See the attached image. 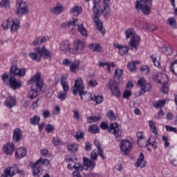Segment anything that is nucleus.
Returning <instances> with one entry per match:
<instances>
[{
	"label": "nucleus",
	"mask_w": 177,
	"mask_h": 177,
	"mask_svg": "<svg viewBox=\"0 0 177 177\" xmlns=\"http://www.w3.org/2000/svg\"><path fill=\"white\" fill-rule=\"evenodd\" d=\"M100 1L101 0H93V19L97 30H100V32H101L102 35H104L106 34V29L103 27V22L100 21L99 17H100L102 15H103L104 17H109L111 10L110 9V6H104L103 8H102Z\"/></svg>",
	"instance_id": "f257e3e1"
},
{
	"label": "nucleus",
	"mask_w": 177,
	"mask_h": 177,
	"mask_svg": "<svg viewBox=\"0 0 177 177\" xmlns=\"http://www.w3.org/2000/svg\"><path fill=\"white\" fill-rule=\"evenodd\" d=\"M28 85H32L31 90L28 92L29 99H35L38 96V93L44 86V82L41 80V73H36L34 76L28 82Z\"/></svg>",
	"instance_id": "f03ea898"
},
{
	"label": "nucleus",
	"mask_w": 177,
	"mask_h": 177,
	"mask_svg": "<svg viewBox=\"0 0 177 177\" xmlns=\"http://www.w3.org/2000/svg\"><path fill=\"white\" fill-rule=\"evenodd\" d=\"M85 46V43L81 40H77L74 42L73 48L72 50L70 49V43L68 41H62L60 44L59 48L60 50L66 53V52H71V53H73V55H77L78 53H81L82 50H84V47Z\"/></svg>",
	"instance_id": "7ed1b4c3"
},
{
	"label": "nucleus",
	"mask_w": 177,
	"mask_h": 177,
	"mask_svg": "<svg viewBox=\"0 0 177 177\" xmlns=\"http://www.w3.org/2000/svg\"><path fill=\"white\" fill-rule=\"evenodd\" d=\"M84 88L85 86L84 85V82H82V78L79 77L75 82L73 93V95H78L79 93L81 99L86 102L93 100V97H92V94L88 92H84Z\"/></svg>",
	"instance_id": "20e7f679"
},
{
	"label": "nucleus",
	"mask_w": 177,
	"mask_h": 177,
	"mask_svg": "<svg viewBox=\"0 0 177 177\" xmlns=\"http://www.w3.org/2000/svg\"><path fill=\"white\" fill-rule=\"evenodd\" d=\"M83 166L80 163L74 164L73 168L74 169H75V171L73 173V177H81V174L80 173L81 172V171H83V169H90L91 171L93 169V168H95V166L96 165V164L93 161L86 157L83 158Z\"/></svg>",
	"instance_id": "39448f33"
},
{
	"label": "nucleus",
	"mask_w": 177,
	"mask_h": 177,
	"mask_svg": "<svg viewBox=\"0 0 177 177\" xmlns=\"http://www.w3.org/2000/svg\"><path fill=\"white\" fill-rule=\"evenodd\" d=\"M126 39H130V45L133 50H138V46L140 42V37L136 34L135 29L129 28L124 31Z\"/></svg>",
	"instance_id": "423d86ee"
},
{
	"label": "nucleus",
	"mask_w": 177,
	"mask_h": 177,
	"mask_svg": "<svg viewBox=\"0 0 177 177\" xmlns=\"http://www.w3.org/2000/svg\"><path fill=\"white\" fill-rule=\"evenodd\" d=\"M153 3V0H138L135 3V9L137 12H142L143 15L148 16L151 12V8L149 5Z\"/></svg>",
	"instance_id": "0eeeda50"
},
{
	"label": "nucleus",
	"mask_w": 177,
	"mask_h": 177,
	"mask_svg": "<svg viewBox=\"0 0 177 177\" xmlns=\"http://www.w3.org/2000/svg\"><path fill=\"white\" fill-rule=\"evenodd\" d=\"M153 80L156 82L162 84L161 92L168 93L169 91L168 87V76L165 73H158L156 75L153 76Z\"/></svg>",
	"instance_id": "6e6552de"
},
{
	"label": "nucleus",
	"mask_w": 177,
	"mask_h": 177,
	"mask_svg": "<svg viewBox=\"0 0 177 177\" xmlns=\"http://www.w3.org/2000/svg\"><path fill=\"white\" fill-rule=\"evenodd\" d=\"M108 131L113 133L117 140H120V138L122 137V131L120 129V125L117 122L111 123Z\"/></svg>",
	"instance_id": "1a4fd4ad"
},
{
	"label": "nucleus",
	"mask_w": 177,
	"mask_h": 177,
	"mask_svg": "<svg viewBox=\"0 0 177 177\" xmlns=\"http://www.w3.org/2000/svg\"><path fill=\"white\" fill-rule=\"evenodd\" d=\"M17 5L18 6L17 9V15L18 16L28 15V5H27L26 1H23V0H17Z\"/></svg>",
	"instance_id": "9d476101"
},
{
	"label": "nucleus",
	"mask_w": 177,
	"mask_h": 177,
	"mask_svg": "<svg viewBox=\"0 0 177 177\" xmlns=\"http://www.w3.org/2000/svg\"><path fill=\"white\" fill-rule=\"evenodd\" d=\"M138 85L140 86L141 89L139 93V96H142L145 92H149L151 91V84L147 83L145 78L142 77L138 81Z\"/></svg>",
	"instance_id": "9b49d317"
},
{
	"label": "nucleus",
	"mask_w": 177,
	"mask_h": 177,
	"mask_svg": "<svg viewBox=\"0 0 177 177\" xmlns=\"http://www.w3.org/2000/svg\"><path fill=\"white\" fill-rule=\"evenodd\" d=\"M109 88L113 96L115 97H121V91H120V88H118V85L117 84V82L113 80H111L109 82Z\"/></svg>",
	"instance_id": "f8f14e48"
},
{
	"label": "nucleus",
	"mask_w": 177,
	"mask_h": 177,
	"mask_svg": "<svg viewBox=\"0 0 177 177\" xmlns=\"http://www.w3.org/2000/svg\"><path fill=\"white\" fill-rule=\"evenodd\" d=\"M35 52L40 54V57L44 59H52V53L45 46L34 48Z\"/></svg>",
	"instance_id": "ddd939ff"
},
{
	"label": "nucleus",
	"mask_w": 177,
	"mask_h": 177,
	"mask_svg": "<svg viewBox=\"0 0 177 177\" xmlns=\"http://www.w3.org/2000/svg\"><path fill=\"white\" fill-rule=\"evenodd\" d=\"M30 167L32 169V175L34 177H39L42 175V167L40 166L39 164L37 163V162H30L29 164Z\"/></svg>",
	"instance_id": "4468645a"
},
{
	"label": "nucleus",
	"mask_w": 177,
	"mask_h": 177,
	"mask_svg": "<svg viewBox=\"0 0 177 177\" xmlns=\"http://www.w3.org/2000/svg\"><path fill=\"white\" fill-rule=\"evenodd\" d=\"M120 150L123 151L124 154H128L131 149H132V146L131 145V142L129 140H122L120 141Z\"/></svg>",
	"instance_id": "2eb2a0df"
},
{
	"label": "nucleus",
	"mask_w": 177,
	"mask_h": 177,
	"mask_svg": "<svg viewBox=\"0 0 177 177\" xmlns=\"http://www.w3.org/2000/svg\"><path fill=\"white\" fill-rule=\"evenodd\" d=\"M26 73H27V68H19L16 66H11L10 73L14 75H17L18 77H24L26 75Z\"/></svg>",
	"instance_id": "dca6fc26"
},
{
	"label": "nucleus",
	"mask_w": 177,
	"mask_h": 177,
	"mask_svg": "<svg viewBox=\"0 0 177 177\" xmlns=\"http://www.w3.org/2000/svg\"><path fill=\"white\" fill-rule=\"evenodd\" d=\"M69 13L73 17H77L82 13V7L79 5H76L70 9Z\"/></svg>",
	"instance_id": "f3484780"
},
{
	"label": "nucleus",
	"mask_w": 177,
	"mask_h": 177,
	"mask_svg": "<svg viewBox=\"0 0 177 177\" xmlns=\"http://www.w3.org/2000/svg\"><path fill=\"white\" fill-rule=\"evenodd\" d=\"M17 102L16 101V98L13 96H8L6 97V101L4 102V105L8 109H12L16 106Z\"/></svg>",
	"instance_id": "a211bd4d"
},
{
	"label": "nucleus",
	"mask_w": 177,
	"mask_h": 177,
	"mask_svg": "<svg viewBox=\"0 0 177 177\" xmlns=\"http://www.w3.org/2000/svg\"><path fill=\"white\" fill-rule=\"evenodd\" d=\"M10 27L11 32H16L20 28V20L17 18L11 19Z\"/></svg>",
	"instance_id": "6ab92c4d"
},
{
	"label": "nucleus",
	"mask_w": 177,
	"mask_h": 177,
	"mask_svg": "<svg viewBox=\"0 0 177 177\" xmlns=\"http://www.w3.org/2000/svg\"><path fill=\"white\" fill-rule=\"evenodd\" d=\"M99 66L102 67L104 70H107L108 73H111L115 67L114 62H99Z\"/></svg>",
	"instance_id": "aec40b11"
},
{
	"label": "nucleus",
	"mask_w": 177,
	"mask_h": 177,
	"mask_svg": "<svg viewBox=\"0 0 177 177\" xmlns=\"http://www.w3.org/2000/svg\"><path fill=\"white\" fill-rule=\"evenodd\" d=\"M114 48H116V49H118L119 53L122 56L124 55H127V53L129 50V48H128L127 46H123L120 45L118 43L113 44Z\"/></svg>",
	"instance_id": "412c9836"
},
{
	"label": "nucleus",
	"mask_w": 177,
	"mask_h": 177,
	"mask_svg": "<svg viewBox=\"0 0 177 177\" xmlns=\"http://www.w3.org/2000/svg\"><path fill=\"white\" fill-rule=\"evenodd\" d=\"M71 26H78V19L73 18L71 21L61 24L62 28H70Z\"/></svg>",
	"instance_id": "4be33fe9"
},
{
	"label": "nucleus",
	"mask_w": 177,
	"mask_h": 177,
	"mask_svg": "<svg viewBox=\"0 0 177 177\" xmlns=\"http://www.w3.org/2000/svg\"><path fill=\"white\" fill-rule=\"evenodd\" d=\"M9 85L12 89L16 91L17 88H20V86H21V82L19 80H16L15 77H10L9 80Z\"/></svg>",
	"instance_id": "5701e85b"
},
{
	"label": "nucleus",
	"mask_w": 177,
	"mask_h": 177,
	"mask_svg": "<svg viewBox=\"0 0 177 177\" xmlns=\"http://www.w3.org/2000/svg\"><path fill=\"white\" fill-rule=\"evenodd\" d=\"M12 139L14 142H20L23 139V131L19 128L15 129L13 132Z\"/></svg>",
	"instance_id": "b1692460"
},
{
	"label": "nucleus",
	"mask_w": 177,
	"mask_h": 177,
	"mask_svg": "<svg viewBox=\"0 0 177 177\" xmlns=\"http://www.w3.org/2000/svg\"><path fill=\"white\" fill-rule=\"evenodd\" d=\"M26 155L27 149L24 147H19L15 150V157L19 160H21V158L26 157Z\"/></svg>",
	"instance_id": "393cba45"
},
{
	"label": "nucleus",
	"mask_w": 177,
	"mask_h": 177,
	"mask_svg": "<svg viewBox=\"0 0 177 177\" xmlns=\"http://www.w3.org/2000/svg\"><path fill=\"white\" fill-rule=\"evenodd\" d=\"M16 147L13 143H7L3 145V150L6 154L10 155L15 151Z\"/></svg>",
	"instance_id": "a878e982"
},
{
	"label": "nucleus",
	"mask_w": 177,
	"mask_h": 177,
	"mask_svg": "<svg viewBox=\"0 0 177 177\" xmlns=\"http://www.w3.org/2000/svg\"><path fill=\"white\" fill-rule=\"evenodd\" d=\"M64 10V7H63V4L59 3L55 7L50 8V12L51 13H54V15H60L62 12Z\"/></svg>",
	"instance_id": "bb28decb"
},
{
	"label": "nucleus",
	"mask_w": 177,
	"mask_h": 177,
	"mask_svg": "<svg viewBox=\"0 0 177 177\" xmlns=\"http://www.w3.org/2000/svg\"><path fill=\"white\" fill-rule=\"evenodd\" d=\"M136 167L140 168H145L146 167V160H145V155L142 153H140L138 158L136 162Z\"/></svg>",
	"instance_id": "cd10ccee"
},
{
	"label": "nucleus",
	"mask_w": 177,
	"mask_h": 177,
	"mask_svg": "<svg viewBox=\"0 0 177 177\" xmlns=\"http://www.w3.org/2000/svg\"><path fill=\"white\" fill-rule=\"evenodd\" d=\"M6 169H8L11 177L15 176L17 174H19V167L16 165H13L10 167H7Z\"/></svg>",
	"instance_id": "c85d7f7f"
},
{
	"label": "nucleus",
	"mask_w": 177,
	"mask_h": 177,
	"mask_svg": "<svg viewBox=\"0 0 177 177\" xmlns=\"http://www.w3.org/2000/svg\"><path fill=\"white\" fill-rule=\"evenodd\" d=\"M149 127L151 132H152L155 136H157V135H158V129L156 126V123L152 120H149Z\"/></svg>",
	"instance_id": "c756f323"
},
{
	"label": "nucleus",
	"mask_w": 177,
	"mask_h": 177,
	"mask_svg": "<svg viewBox=\"0 0 177 177\" xmlns=\"http://www.w3.org/2000/svg\"><path fill=\"white\" fill-rule=\"evenodd\" d=\"M67 149L69 153H72L73 154H75L77 151H78V145L75 142H73L71 144H68L67 145Z\"/></svg>",
	"instance_id": "7c9ffc66"
},
{
	"label": "nucleus",
	"mask_w": 177,
	"mask_h": 177,
	"mask_svg": "<svg viewBox=\"0 0 177 177\" xmlns=\"http://www.w3.org/2000/svg\"><path fill=\"white\" fill-rule=\"evenodd\" d=\"M70 71L72 73H77V71H80V61H75V62H72L70 65Z\"/></svg>",
	"instance_id": "2f4dec72"
},
{
	"label": "nucleus",
	"mask_w": 177,
	"mask_h": 177,
	"mask_svg": "<svg viewBox=\"0 0 177 177\" xmlns=\"http://www.w3.org/2000/svg\"><path fill=\"white\" fill-rule=\"evenodd\" d=\"M134 26L138 27V28H142L143 30H146L148 27L147 23L139 20L134 21Z\"/></svg>",
	"instance_id": "473e14b6"
},
{
	"label": "nucleus",
	"mask_w": 177,
	"mask_h": 177,
	"mask_svg": "<svg viewBox=\"0 0 177 177\" xmlns=\"http://www.w3.org/2000/svg\"><path fill=\"white\" fill-rule=\"evenodd\" d=\"M89 48L93 52H100L102 50V46L97 43L89 44Z\"/></svg>",
	"instance_id": "72a5a7b5"
},
{
	"label": "nucleus",
	"mask_w": 177,
	"mask_h": 177,
	"mask_svg": "<svg viewBox=\"0 0 177 177\" xmlns=\"http://www.w3.org/2000/svg\"><path fill=\"white\" fill-rule=\"evenodd\" d=\"M167 102H169V99L166 100H160L153 104V106L156 107V109H160L161 107H164L165 106V104Z\"/></svg>",
	"instance_id": "f704fd0d"
},
{
	"label": "nucleus",
	"mask_w": 177,
	"mask_h": 177,
	"mask_svg": "<svg viewBox=\"0 0 177 177\" xmlns=\"http://www.w3.org/2000/svg\"><path fill=\"white\" fill-rule=\"evenodd\" d=\"M29 57H30L32 60H35L36 62L41 61V54L37 53V51H35V53L34 52L29 53Z\"/></svg>",
	"instance_id": "c9c22d12"
},
{
	"label": "nucleus",
	"mask_w": 177,
	"mask_h": 177,
	"mask_svg": "<svg viewBox=\"0 0 177 177\" xmlns=\"http://www.w3.org/2000/svg\"><path fill=\"white\" fill-rule=\"evenodd\" d=\"M94 145L96 146L97 151H98V155L102 157L103 160H104V156H103V150H102V148H100V142L97 140H94Z\"/></svg>",
	"instance_id": "e433bc0d"
},
{
	"label": "nucleus",
	"mask_w": 177,
	"mask_h": 177,
	"mask_svg": "<svg viewBox=\"0 0 177 177\" xmlns=\"http://www.w3.org/2000/svg\"><path fill=\"white\" fill-rule=\"evenodd\" d=\"M77 30L83 37H88V30L84 27V25L80 24L77 26Z\"/></svg>",
	"instance_id": "4c0bfd02"
},
{
	"label": "nucleus",
	"mask_w": 177,
	"mask_h": 177,
	"mask_svg": "<svg viewBox=\"0 0 177 177\" xmlns=\"http://www.w3.org/2000/svg\"><path fill=\"white\" fill-rule=\"evenodd\" d=\"M84 136H85V133L82 131V130H79L76 132L75 135L74 136V138L78 142H80V140H82Z\"/></svg>",
	"instance_id": "58836bf2"
},
{
	"label": "nucleus",
	"mask_w": 177,
	"mask_h": 177,
	"mask_svg": "<svg viewBox=\"0 0 177 177\" xmlns=\"http://www.w3.org/2000/svg\"><path fill=\"white\" fill-rule=\"evenodd\" d=\"M37 162L40 167H42V165L49 167V165H50V161H49L48 159L39 158L38 160H37Z\"/></svg>",
	"instance_id": "ea45409f"
},
{
	"label": "nucleus",
	"mask_w": 177,
	"mask_h": 177,
	"mask_svg": "<svg viewBox=\"0 0 177 177\" xmlns=\"http://www.w3.org/2000/svg\"><path fill=\"white\" fill-rule=\"evenodd\" d=\"M140 63L139 61H134L133 62H129L127 64V68L130 70V71H135L136 70V64H139Z\"/></svg>",
	"instance_id": "a19ab883"
},
{
	"label": "nucleus",
	"mask_w": 177,
	"mask_h": 177,
	"mask_svg": "<svg viewBox=\"0 0 177 177\" xmlns=\"http://www.w3.org/2000/svg\"><path fill=\"white\" fill-rule=\"evenodd\" d=\"M46 37L44 36H41L37 39H35L32 44L34 46H36V45H39L41 44H44V42H46Z\"/></svg>",
	"instance_id": "79ce46f5"
},
{
	"label": "nucleus",
	"mask_w": 177,
	"mask_h": 177,
	"mask_svg": "<svg viewBox=\"0 0 177 177\" xmlns=\"http://www.w3.org/2000/svg\"><path fill=\"white\" fill-rule=\"evenodd\" d=\"M41 120V117L38 115H35L30 119V122L32 125H38L39 121Z\"/></svg>",
	"instance_id": "37998d69"
},
{
	"label": "nucleus",
	"mask_w": 177,
	"mask_h": 177,
	"mask_svg": "<svg viewBox=\"0 0 177 177\" xmlns=\"http://www.w3.org/2000/svg\"><path fill=\"white\" fill-rule=\"evenodd\" d=\"M99 127L95 124H91L88 127V132H90V133H99Z\"/></svg>",
	"instance_id": "c03bdc74"
},
{
	"label": "nucleus",
	"mask_w": 177,
	"mask_h": 177,
	"mask_svg": "<svg viewBox=\"0 0 177 177\" xmlns=\"http://www.w3.org/2000/svg\"><path fill=\"white\" fill-rule=\"evenodd\" d=\"M92 100L96 102L97 104H100L103 102V95H94Z\"/></svg>",
	"instance_id": "a18cd8bd"
},
{
	"label": "nucleus",
	"mask_w": 177,
	"mask_h": 177,
	"mask_svg": "<svg viewBox=\"0 0 177 177\" xmlns=\"http://www.w3.org/2000/svg\"><path fill=\"white\" fill-rule=\"evenodd\" d=\"M151 59L155 67H158V68L161 67V65L160 64V58H156V55H153L151 57Z\"/></svg>",
	"instance_id": "49530a36"
},
{
	"label": "nucleus",
	"mask_w": 177,
	"mask_h": 177,
	"mask_svg": "<svg viewBox=\"0 0 177 177\" xmlns=\"http://www.w3.org/2000/svg\"><path fill=\"white\" fill-rule=\"evenodd\" d=\"M167 24L169 26H171L173 28H175L176 27V19L175 17H171L167 19Z\"/></svg>",
	"instance_id": "de8ad7c7"
},
{
	"label": "nucleus",
	"mask_w": 177,
	"mask_h": 177,
	"mask_svg": "<svg viewBox=\"0 0 177 177\" xmlns=\"http://www.w3.org/2000/svg\"><path fill=\"white\" fill-rule=\"evenodd\" d=\"M124 74V71L121 69H116L115 71V76L116 77L117 80L121 81L122 80V75Z\"/></svg>",
	"instance_id": "09e8293b"
},
{
	"label": "nucleus",
	"mask_w": 177,
	"mask_h": 177,
	"mask_svg": "<svg viewBox=\"0 0 177 177\" xmlns=\"http://www.w3.org/2000/svg\"><path fill=\"white\" fill-rule=\"evenodd\" d=\"M51 142L54 146H60L62 145V139L59 137H53L51 139Z\"/></svg>",
	"instance_id": "8fccbe9b"
},
{
	"label": "nucleus",
	"mask_w": 177,
	"mask_h": 177,
	"mask_svg": "<svg viewBox=\"0 0 177 177\" xmlns=\"http://www.w3.org/2000/svg\"><path fill=\"white\" fill-rule=\"evenodd\" d=\"M100 118H101L100 115H99L95 116L88 117L87 118V122H88L89 124H92V122H96V121H99Z\"/></svg>",
	"instance_id": "3c124183"
},
{
	"label": "nucleus",
	"mask_w": 177,
	"mask_h": 177,
	"mask_svg": "<svg viewBox=\"0 0 177 177\" xmlns=\"http://www.w3.org/2000/svg\"><path fill=\"white\" fill-rule=\"evenodd\" d=\"M12 19H8L3 21L2 23V27L3 30H8L9 27H10Z\"/></svg>",
	"instance_id": "603ef678"
},
{
	"label": "nucleus",
	"mask_w": 177,
	"mask_h": 177,
	"mask_svg": "<svg viewBox=\"0 0 177 177\" xmlns=\"http://www.w3.org/2000/svg\"><path fill=\"white\" fill-rule=\"evenodd\" d=\"M147 143H149L150 146H152L153 149H157V142H156V138H154L153 136H151Z\"/></svg>",
	"instance_id": "864d4df0"
},
{
	"label": "nucleus",
	"mask_w": 177,
	"mask_h": 177,
	"mask_svg": "<svg viewBox=\"0 0 177 177\" xmlns=\"http://www.w3.org/2000/svg\"><path fill=\"white\" fill-rule=\"evenodd\" d=\"M57 98L59 99V100H66L67 98V92L66 91H59L57 94Z\"/></svg>",
	"instance_id": "5fc2aeb1"
},
{
	"label": "nucleus",
	"mask_w": 177,
	"mask_h": 177,
	"mask_svg": "<svg viewBox=\"0 0 177 177\" xmlns=\"http://www.w3.org/2000/svg\"><path fill=\"white\" fill-rule=\"evenodd\" d=\"M61 85L62 86L64 92H68V82L62 80Z\"/></svg>",
	"instance_id": "6e6d98bb"
},
{
	"label": "nucleus",
	"mask_w": 177,
	"mask_h": 177,
	"mask_svg": "<svg viewBox=\"0 0 177 177\" xmlns=\"http://www.w3.org/2000/svg\"><path fill=\"white\" fill-rule=\"evenodd\" d=\"M169 162L174 165V167H177V158L176 156L170 155L169 157Z\"/></svg>",
	"instance_id": "4d7b16f0"
},
{
	"label": "nucleus",
	"mask_w": 177,
	"mask_h": 177,
	"mask_svg": "<svg viewBox=\"0 0 177 177\" xmlns=\"http://www.w3.org/2000/svg\"><path fill=\"white\" fill-rule=\"evenodd\" d=\"M66 160L68 161L69 164H68L67 165V168L68 169H73V164H75V161H74V160L72 158H68L66 157Z\"/></svg>",
	"instance_id": "13d9d810"
},
{
	"label": "nucleus",
	"mask_w": 177,
	"mask_h": 177,
	"mask_svg": "<svg viewBox=\"0 0 177 177\" xmlns=\"http://www.w3.org/2000/svg\"><path fill=\"white\" fill-rule=\"evenodd\" d=\"M46 131L47 133H50L51 132H53L55 131V126L50 124H48L46 125Z\"/></svg>",
	"instance_id": "bf43d9fd"
},
{
	"label": "nucleus",
	"mask_w": 177,
	"mask_h": 177,
	"mask_svg": "<svg viewBox=\"0 0 177 177\" xmlns=\"http://www.w3.org/2000/svg\"><path fill=\"white\" fill-rule=\"evenodd\" d=\"M10 5V1L9 0H1V6L2 8H5V9L9 8Z\"/></svg>",
	"instance_id": "052dcab7"
},
{
	"label": "nucleus",
	"mask_w": 177,
	"mask_h": 177,
	"mask_svg": "<svg viewBox=\"0 0 177 177\" xmlns=\"http://www.w3.org/2000/svg\"><path fill=\"white\" fill-rule=\"evenodd\" d=\"M73 113H74V118L77 121H81L82 118H81V114H80V112H78L77 110H73Z\"/></svg>",
	"instance_id": "680f3d73"
},
{
	"label": "nucleus",
	"mask_w": 177,
	"mask_h": 177,
	"mask_svg": "<svg viewBox=\"0 0 177 177\" xmlns=\"http://www.w3.org/2000/svg\"><path fill=\"white\" fill-rule=\"evenodd\" d=\"M162 140L164 142L165 147H169V139L167 136H162Z\"/></svg>",
	"instance_id": "e2e57ef3"
},
{
	"label": "nucleus",
	"mask_w": 177,
	"mask_h": 177,
	"mask_svg": "<svg viewBox=\"0 0 177 177\" xmlns=\"http://www.w3.org/2000/svg\"><path fill=\"white\" fill-rule=\"evenodd\" d=\"M91 161L94 162L96 161V160H97V151L96 150H93L92 152H91Z\"/></svg>",
	"instance_id": "0e129e2a"
},
{
	"label": "nucleus",
	"mask_w": 177,
	"mask_h": 177,
	"mask_svg": "<svg viewBox=\"0 0 177 177\" xmlns=\"http://www.w3.org/2000/svg\"><path fill=\"white\" fill-rule=\"evenodd\" d=\"M107 117L109 118V120H111V121H114L116 120V117L114 115V113L112 112V111H109L107 113Z\"/></svg>",
	"instance_id": "69168bd1"
},
{
	"label": "nucleus",
	"mask_w": 177,
	"mask_h": 177,
	"mask_svg": "<svg viewBox=\"0 0 177 177\" xmlns=\"http://www.w3.org/2000/svg\"><path fill=\"white\" fill-rule=\"evenodd\" d=\"M165 128L168 132H174L175 133H177V129L175 127L167 125Z\"/></svg>",
	"instance_id": "338daca9"
},
{
	"label": "nucleus",
	"mask_w": 177,
	"mask_h": 177,
	"mask_svg": "<svg viewBox=\"0 0 177 177\" xmlns=\"http://www.w3.org/2000/svg\"><path fill=\"white\" fill-rule=\"evenodd\" d=\"M1 177H12L10 176V173H9V170L5 169L3 170V174H1Z\"/></svg>",
	"instance_id": "774afa93"
}]
</instances>
